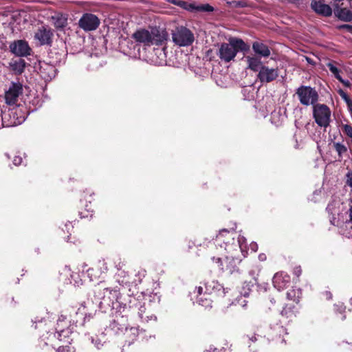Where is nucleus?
Masks as SVG:
<instances>
[{"instance_id": "obj_18", "label": "nucleus", "mask_w": 352, "mask_h": 352, "mask_svg": "<svg viewBox=\"0 0 352 352\" xmlns=\"http://www.w3.org/2000/svg\"><path fill=\"white\" fill-rule=\"evenodd\" d=\"M245 60L248 63V68L254 72H259L261 68L264 66L262 65L261 58L258 56H245Z\"/></svg>"}, {"instance_id": "obj_35", "label": "nucleus", "mask_w": 352, "mask_h": 352, "mask_svg": "<svg viewBox=\"0 0 352 352\" xmlns=\"http://www.w3.org/2000/svg\"><path fill=\"white\" fill-rule=\"evenodd\" d=\"M338 94L344 100H346L349 98L348 95L342 89L338 91Z\"/></svg>"}, {"instance_id": "obj_50", "label": "nucleus", "mask_w": 352, "mask_h": 352, "mask_svg": "<svg viewBox=\"0 0 352 352\" xmlns=\"http://www.w3.org/2000/svg\"><path fill=\"white\" fill-rule=\"evenodd\" d=\"M350 301H351V304L352 305V298H351Z\"/></svg>"}, {"instance_id": "obj_19", "label": "nucleus", "mask_w": 352, "mask_h": 352, "mask_svg": "<svg viewBox=\"0 0 352 352\" xmlns=\"http://www.w3.org/2000/svg\"><path fill=\"white\" fill-rule=\"evenodd\" d=\"M252 49L255 54L261 57H268L270 55L269 47L261 42H254L252 45Z\"/></svg>"}, {"instance_id": "obj_44", "label": "nucleus", "mask_w": 352, "mask_h": 352, "mask_svg": "<svg viewBox=\"0 0 352 352\" xmlns=\"http://www.w3.org/2000/svg\"><path fill=\"white\" fill-rule=\"evenodd\" d=\"M350 218L352 220V208L350 209Z\"/></svg>"}, {"instance_id": "obj_24", "label": "nucleus", "mask_w": 352, "mask_h": 352, "mask_svg": "<svg viewBox=\"0 0 352 352\" xmlns=\"http://www.w3.org/2000/svg\"><path fill=\"white\" fill-rule=\"evenodd\" d=\"M301 292H300V290L299 289H292V290H289V292H287V298L289 300H293L294 302V301H298L300 298V295Z\"/></svg>"}, {"instance_id": "obj_36", "label": "nucleus", "mask_w": 352, "mask_h": 352, "mask_svg": "<svg viewBox=\"0 0 352 352\" xmlns=\"http://www.w3.org/2000/svg\"><path fill=\"white\" fill-rule=\"evenodd\" d=\"M340 82H342L344 86L346 87H350L351 86V83L349 80H344L342 78V77L340 76V79H338Z\"/></svg>"}, {"instance_id": "obj_12", "label": "nucleus", "mask_w": 352, "mask_h": 352, "mask_svg": "<svg viewBox=\"0 0 352 352\" xmlns=\"http://www.w3.org/2000/svg\"><path fill=\"white\" fill-rule=\"evenodd\" d=\"M132 36L136 42L143 43L146 46L152 45L151 32L140 29L135 32Z\"/></svg>"}, {"instance_id": "obj_39", "label": "nucleus", "mask_w": 352, "mask_h": 352, "mask_svg": "<svg viewBox=\"0 0 352 352\" xmlns=\"http://www.w3.org/2000/svg\"><path fill=\"white\" fill-rule=\"evenodd\" d=\"M197 293H198L199 294H201V293H202V292H203V288H202V287H198L197 288Z\"/></svg>"}, {"instance_id": "obj_9", "label": "nucleus", "mask_w": 352, "mask_h": 352, "mask_svg": "<svg viewBox=\"0 0 352 352\" xmlns=\"http://www.w3.org/2000/svg\"><path fill=\"white\" fill-rule=\"evenodd\" d=\"M278 69L276 68H270L267 66H263L261 68L259 71L257 78L260 80V82L263 83L270 82L273 80H275L278 76Z\"/></svg>"}, {"instance_id": "obj_23", "label": "nucleus", "mask_w": 352, "mask_h": 352, "mask_svg": "<svg viewBox=\"0 0 352 352\" xmlns=\"http://www.w3.org/2000/svg\"><path fill=\"white\" fill-rule=\"evenodd\" d=\"M338 16L344 21H349L352 19V13L348 9L342 8L338 11Z\"/></svg>"}, {"instance_id": "obj_48", "label": "nucleus", "mask_w": 352, "mask_h": 352, "mask_svg": "<svg viewBox=\"0 0 352 352\" xmlns=\"http://www.w3.org/2000/svg\"><path fill=\"white\" fill-rule=\"evenodd\" d=\"M259 258H261V259H263V256H259Z\"/></svg>"}, {"instance_id": "obj_40", "label": "nucleus", "mask_w": 352, "mask_h": 352, "mask_svg": "<svg viewBox=\"0 0 352 352\" xmlns=\"http://www.w3.org/2000/svg\"><path fill=\"white\" fill-rule=\"evenodd\" d=\"M65 351H67V350L65 347H60L58 349V352H65Z\"/></svg>"}, {"instance_id": "obj_30", "label": "nucleus", "mask_w": 352, "mask_h": 352, "mask_svg": "<svg viewBox=\"0 0 352 352\" xmlns=\"http://www.w3.org/2000/svg\"><path fill=\"white\" fill-rule=\"evenodd\" d=\"M199 303L201 306H204V307H211V302H210V300H208L207 298H205V300H204L203 299L200 298L199 300Z\"/></svg>"}, {"instance_id": "obj_11", "label": "nucleus", "mask_w": 352, "mask_h": 352, "mask_svg": "<svg viewBox=\"0 0 352 352\" xmlns=\"http://www.w3.org/2000/svg\"><path fill=\"white\" fill-rule=\"evenodd\" d=\"M53 33L50 28L45 26L39 28L35 33L34 38L41 45L50 44Z\"/></svg>"}, {"instance_id": "obj_31", "label": "nucleus", "mask_w": 352, "mask_h": 352, "mask_svg": "<svg viewBox=\"0 0 352 352\" xmlns=\"http://www.w3.org/2000/svg\"><path fill=\"white\" fill-rule=\"evenodd\" d=\"M344 132L346 133L348 136L352 138V126L350 125L346 124L344 126Z\"/></svg>"}, {"instance_id": "obj_22", "label": "nucleus", "mask_w": 352, "mask_h": 352, "mask_svg": "<svg viewBox=\"0 0 352 352\" xmlns=\"http://www.w3.org/2000/svg\"><path fill=\"white\" fill-rule=\"evenodd\" d=\"M52 21L57 29H63L67 24V18L63 14H57L52 16Z\"/></svg>"}, {"instance_id": "obj_8", "label": "nucleus", "mask_w": 352, "mask_h": 352, "mask_svg": "<svg viewBox=\"0 0 352 352\" xmlns=\"http://www.w3.org/2000/svg\"><path fill=\"white\" fill-rule=\"evenodd\" d=\"M9 47L12 54L19 57L30 54L31 48L28 42L24 40L14 41L10 44Z\"/></svg>"}, {"instance_id": "obj_15", "label": "nucleus", "mask_w": 352, "mask_h": 352, "mask_svg": "<svg viewBox=\"0 0 352 352\" xmlns=\"http://www.w3.org/2000/svg\"><path fill=\"white\" fill-rule=\"evenodd\" d=\"M289 282V276L283 272L276 273L273 278V284L278 290L285 288Z\"/></svg>"}, {"instance_id": "obj_2", "label": "nucleus", "mask_w": 352, "mask_h": 352, "mask_svg": "<svg viewBox=\"0 0 352 352\" xmlns=\"http://www.w3.org/2000/svg\"><path fill=\"white\" fill-rule=\"evenodd\" d=\"M173 43L179 47H188L195 41L193 33L189 29L184 26L176 28L172 32Z\"/></svg>"}, {"instance_id": "obj_49", "label": "nucleus", "mask_w": 352, "mask_h": 352, "mask_svg": "<svg viewBox=\"0 0 352 352\" xmlns=\"http://www.w3.org/2000/svg\"><path fill=\"white\" fill-rule=\"evenodd\" d=\"M327 208L330 210V205L328 206Z\"/></svg>"}, {"instance_id": "obj_10", "label": "nucleus", "mask_w": 352, "mask_h": 352, "mask_svg": "<svg viewBox=\"0 0 352 352\" xmlns=\"http://www.w3.org/2000/svg\"><path fill=\"white\" fill-rule=\"evenodd\" d=\"M15 114L16 112L12 109L0 115V127L1 126L10 127L20 124L22 120L19 118H16Z\"/></svg>"}, {"instance_id": "obj_1", "label": "nucleus", "mask_w": 352, "mask_h": 352, "mask_svg": "<svg viewBox=\"0 0 352 352\" xmlns=\"http://www.w3.org/2000/svg\"><path fill=\"white\" fill-rule=\"evenodd\" d=\"M249 46L245 42L237 38H230L228 43H223L220 45L217 56L225 63H229L234 60L239 51H247Z\"/></svg>"}, {"instance_id": "obj_38", "label": "nucleus", "mask_w": 352, "mask_h": 352, "mask_svg": "<svg viewBox=\"0 0 352 352\" xmlns=\"http://www.w3.org/2000/svg\"><path fill=\"white\" fill-rule=\"evenodd\" d=\"M346 104H348V106L350 107L351 106H352V101L351 100V99L349 98L346 100H344Z\"/></svg>"}, {"instance_id": "obj_14", "label": "nucleus", "mask_w": 352, "mask_h": 352, "mask_svg": "<svg viewBox=\"0 0 352 352\" xmlns=\"http://www.w3.org/2000/svg\"><path fill=\"white\" fill-rule=\"evenodd\" d=\"M225 250L228 254L226 255L227 259L241 261L240 253L241 252V247L239 243H233L232 244H226Z\"/></svg>"}, {"instance_id": "obj_37", "label": "nucleus", "mask_w": 352, "mask_h": 352, "mask_svg": "<svg viewBox=\"0 0 352 352\" xmlns=\"http://www.w3.org/2000/svg\"><path fill=\"white\" fill-rule=\"evenodd\" d=\"M301 268L300 267H296L295 269H294V274L296 275V276H299L300 274H301Z\"/></svg>"}, {"instance_id": "obj_27", "label": "nucleus", "mask_w": 352, "mask_h": 352, "mask_svg": "<svg viewBox=\"0 0 352 352\" xmlns=\"http://www.w3.org/2000/svg\"><path fill=\"white\" fill-rule=\"evenodd\" d=\"M336 151L338 153L339 155H341L342 153L346 151V148L345 146L340 143H336L334 144Z\"/></svg>"}, {"instance_id": "obj_29", "label": "nucleus", "mask_w": 352, "mask_h": 352, "mask_svg": "<svg viewBox=\"0 0 352 352\" xmlns=\"http://www.w3.org/2000/svg\"><path fill=\"white\" fill-rule=\"evenodd\" d=\"M98 265L100 267V273H105L107 271V265L104 261H100Z\"/></svg>"}, {"instance_id": "obj_13", "label": "nucleus", "mask_w": 352, "mask_h": 352, "mask_svg": "<svg viewBox=\"0 0 352 352\" xmlns=\"http://www.w3.org/2000/svg\"><path fill=\"white\" fill-rule=\"evenodd\" d=\"M40 73L41 77L45 80H51L56 75V67L51 64L47 63H41L40 66Z\"/></svg>"}, {"instance_id": "obj_32", "label": "nucleus", "mask_w": 352, "mask_h": 352, "mask_svg": "<svg viewBox=\"0 0 352 352\" xmlns=\"http://www.w3.org/2000/svg\"><path fill=\"white\" fill-rule=\"evenodd\" d=\"M229 232H230V231L226 229H223V230H221L219 234L217 236V240H218L219 241H221L222 237L224 236V234H228Z\"/></svg>"}, {"instance_id": "obj_47", "label": "nucleus", "mask_w": 352, "mask_h": 352, "mask_svg": "<svg viewBox=\"0 0 352 352\" xmlns=\"http://www.w3.org/2000/svg\"><path fill=\"white\" fill-rule=\"evenodd\" d=\"M259 258H261V259H263V256H259Z\"/></svg>"}, {"instance_id": "obj_20", "label": "nucleus", "mask_w": 352, "mask_h": 352, "mask_svg": "<svg viewBox=\"0 0 352 352\" xmlns=\"http://www.w3.org/2000/svg\"><path fill=\"white\" fill-rule=\"evenodd\" d=\"M297 312V309L294 305V302H290L287 304L281 311V316L285 317L286 319L289 320H292L294 317H296Z\"/></svg>"}, {"instance_id": "obj_42", "label": "nucleus", "mask_w": 352, "mask_h": 352, "mask_svg": "<svg viewBox=\"0 0 352 352\" xmlns=\"http://www.w3.org/2000/svg\"><path fill=\"white\" fill-rule=\"evenodd\" d=\"M250 339L252 341V342H255L256 340V338L255 336H252V338H250Z\"/></svg>"}, {"instance_id": "obj_7", "label": "nucleus", "mask_w": 352, "mask_h": 352, "mask_svg": "<svg viewBox=\"0 0 352 352\" xmlns=\"http://www.w3.org/2000/svg\"><path fill=\"white\" fill-rule=\"evenodd\" d=\"M22 84L12 82L5 93L6 103L8 104H14L17 102L19 95L22 94Z\"/></svg>"}, {"instance_id": "obj_21", "label": "nucleus", "mask_w": 352, "mask_h": 352, "mask_svg": "<svg viewBox=\"0 0 352 352\" xmlns=\"http://www.w3.org/2000/svg\"><path fill=\"white\" fill-rule=\"evenodd\" d=\"M25 67V61L22 58L12 59L10 63V69L16 74H21Z\"/></svg>"}, {"instance_id": "obj_33", "label": "nucleus", "mask_w": 352, "mask_h": 352, "mask_svg": "<svg viewBox=\"0 0 352 352\" xmlns=\"http://www.w3.org/2000/svg\"><path fill=\"white\" fill-rule=\"evenodd\" d=\"M95 342V346H96V348L98 349H100V346H102L103 345V342L101 340H99L98 338L95 339L94 338H92V342Z\"/></svg>"}, {"instance_id": "obj_4", "label": "nucleus", "mask_w": 352, "mask_h": 352, "mask_svg": "<svg viewBox=\"0 0 352 352\" xmlns=\"http://www.w3.org/2000/svg\"><path fill=\"white\" fill-rule=\"evenodd\" d=\"M313 116L318 126L322 127L329 126L331 118V110L326 104H316L314 105Z\"/></svg>"}, {"instance_id": "obj_6", "label": "nucleus", "mask_w": 352, "mask_h": 352, "mask_svg": "<svg viewBox=\"0 0 352 352\" xmlns=\"http://www.w3.org/2000/svg\"><path fill=\"white\" fill-rule=\"evenodd\" d=\"M79 27L85 31H93L100 25L99 19L93 14H84L78 21Z\"/></svg>"}, {"instance_id": "obj_43", "label": "nucleus", "mask_w": 352, "mask_h": 352, "mask_svg": "<svg viewBox=\"0 0 352 352\" xmlns=\"http://www.w3.org/2000/svg\"><path fill=\"white\" fill-rule=\"evenodd\" d=\"M307 60L308 63H311V64H313L312 61H311V59L309 58H306Z\"/></svg>"}, {"instance_id": "obj_46", "label": "nucleus", "mask_w": 352, "mask_h": 352, "mask_svg": "<svg viewBox=\"0 0 352 352\" xmlns=\"http://www.w3.org/2000/svg\"><path fill=\"white\" fill-rule=\"evenodd\" d=\"M94 270L93 269H91V270H89V274H90V272H91Z\"/></svg>"}, {"instance_id": "obj_41", "label": "nucleus", "mask_w": 352, "mask_h": 352, "mask_svg": "<svg viewBox=\"0 0 352 352\" xmlns=\"http://www.w3.org/2000/svg\"><path fill=\"white\" fill-rule=\"evenodd\" d=\"M241 300H242V302H241V305L243 307H245L246 305L247 301L245 299H241Z\"/></svg>"}, {"instance_id": "obj_16", "label": "nucleus", "mask_w": 352, "mask_h": 352, "mask_svg": "<svg viewBox=\"0 0 352 352\" xmlns=\"http://www.w3.org/2000/svg\"><path fill=\"white\" fill-rule=\"evenodd\" d=\"M311 8L317 13L326 16H331L332 14L331 8L320 1H313L311 4Z\"/></svg>"}, {"instance_id": "obj_45", "label": "nucleus", "mask_w": 352, "mask_h": 352, "mask_svg": "<svg viewBox=\"0 0 352 352\" xmlns=\"http://www.w3.org/2000/svg\"><path fill=\"white\" fill-rule=\"evenodd\" d=\"M216 261H217V263H220L221 262V258H217L216 259Z\"/></svg>"}, {"instance_id": "obj_17", "label": "nucleus", "mask_w": 352, "mask_h": 352, "mask_svg": "<svg viewBox=\"0 0 352 352\" xmlns=\"http://www.w3.org/2000/svg\"><path fill=\"white\" fill-rule=\"evenodd\" d=\"M168 38V34L164 30H159L157 29L151 31L152 45H162Z\"/></svg>"}, {"instance_id": "obj_25", "label": "nucleus", "mask_w": 352, "mask_h": 352, "mask_svg": "<svg viewBox=\"0 0 352 352\" xmlns=\"http://www.w3.org/2000/svg\"><path fill=\"white\" fill-rule=\"evenodd\" d=\"M327 67L329 68V71L335 76L337 79L340 78V70L338 68L334 65L332 62H329L327 63Z\"/></svg>"}, {"instance_id": "obj_34", "label": "nucleus", "mask_w": 352, "mask_h": 352, "mask_svg": "<svg viewBox=\"0 0 352 352\" xmlns=\"http://www.w3.org/2000/svg\"><path fill=\"white\" fill-rule=\"evenodd\" d=\"M22 162V158L19 156H15L13 159V164L16 166L20 165Z\"/></svg>"}, {"instance_id": "obj_3", "label": "nucleus", "mask_w": 352, "mask_h": 352, "mask_svg": "<svg viewBox=\"0 0 352 352\" xmlns=\"http://www.w3.org/2000/svg\"><path fill=\"white\" fill-rule=\"evenodd\" d=\"M300 102L305 106L316 105L318 100V94L315 88L309 86H300L296 92Z\"/></svg>"}, {"instance_id": "obj_5", "label": "nucleus", "mask_w": 352, "mask_h": 352, "mask_svg": "<svg viewBox=\"0 0 352 352\" xmlns=\"http://www.w3.org/2000/svg\"><path fill=\"white\" fill-rule=\"evenodd\" d=\"M57 338L61 340L62 338L68 337L74 330V325L64 316H60L57 320L56 324Z\"/></svg>"}, {"instance_id": "obj_26", "label": "nucleus", "mask_w": 352, "mask_h": 352, "mask_svg": "<svg viewBox=\"0 0 352 352\" xmlns=\"http://www.w3.org/2000/svg\"><path fill=\"white\" fill-rule=\"evenodd\" d=\"M193 8L198 11H204V12H212L213 11V8L209 4H203L196 7H193Z\"/></svg>"}, {"instance_id": "obj_28", "label": "nucleus", "mask_w": 352, "mask_h": 352, "mask_svg": "<svg viewBox=\"0 0 352 352\" xmlns=\"http://www.w3.org/2000/svg\"><path fill=\"white\" fill-rule=\"evenodd\" d=\"M346 184L352 188V170L349 171L346 175Z\"/></svg>"}]
</instances>
